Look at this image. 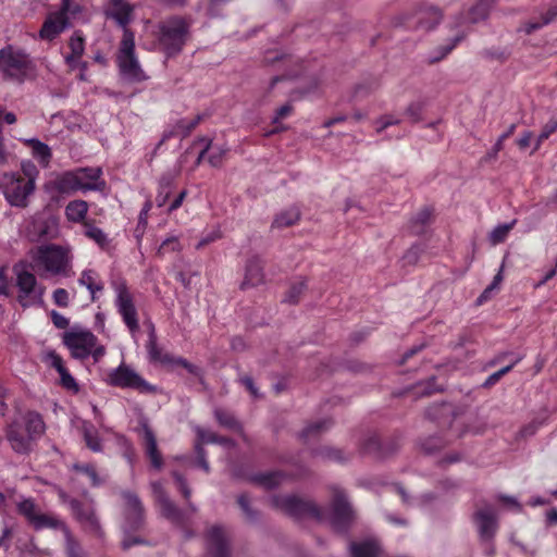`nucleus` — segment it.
<instances>
[{
    "label": "nucleus",
    "mask_w": 557,
    "mask_h": 557,
    "mask_svg": "<svg viewBox=\"0 0 557 557\" xmlns=\"http://www.w3.org/2000/svg\"><path fill=\"white\" fill-rule=\"evenodd\" d=\"M270 503L272 507L290 517L297 519L311 517L319 522H327L336 532L346 531L354 520V510L346 494L337 488L334 491L329 510L295 495H273L270 498Z\"/></svg>",
    "instance_id": "1"
},
{
    "label": "nucleus",
    "mask_w": 557,
    "mask_h": 557,
    "mask_svg": "<svg viewBox=\"0 0 557 557\" xmlns=\"http://www.w3.org/2000/svg\"><path fill=\"white\" fill-rule=\"evenodd\" d=\"M36 264L51 275L71 276L72 256L69 248L50 244L38 247Z\"/></svg>",
    "instance_id": "2"
},
{
    "label": "nucleus",
    "mask_w": 557,
    "mask_h": 557,
    "mask_svg": "<svg viewBox=\"0 0 557 557\" xmlns=\"http://www.w3.org/2000/svg\"><path fill=\"white\" fill-rule=\"evenodd\" d=\"M0 71L4 76L23 83L35 75L36 65L26 52L8 45L0 49Z\"/></svg>",
    "instance_id": "3"
},
{
    "label": "nucleus",
    "mask_w": 557,
    "mask_h": 557,
    "mask_svg": "<svg viewBox=\"0 0 557 557\" xmlns=\"http://www.w3.org/2000/svg\"><path fill=\"white\" fill-rule=\"evenodd\" d=\"M16 510L35 531L61 530L65 539L72 534L67 525L55 515L41 512L32 497H21L16 503Z\"/></svg>",
    "instance_id": "4"
},
{
    "label": "nucleus",
    "mask_w": 557,
    "mask_h": 557,
    "mask_svg": "<svg viewBox=\"0 0 557 557\" xmlns=\"http://www.w3.org/2000/svg\"><path fill=\"white\" fill-rule=\"evenodd\" d=\"M35 188L36 185L32 181H24L20 173L7 172L0 175V189L12 207L26 208Z\"/></svg>",
    "instance_id": "5"
},
{
    "label": "nucleus",
    "mask_w": 557,
    "mask_h": 557,
    "mask_svg": "<svg viewBox=\"0 0 557 557\" xmlns=\"http://www.w3.org/2000/svg\"><path fill=\"white\" fill-rule=\"evenodd\" d=\"M15 285L18 289L17 301L23 308L44 305L46 287L39 285L34 273L25 267L14 265Z\"/></svg>",
    "instance_id": "6"
},
{
    "label": "nucleus",
    "mask_w": 557,
    "mask_h": 557,
    "mask_svg": "<svg viewBox=\"0 0 557 557\" xmlns=\"http://www.w3.org/2000/svg\"><path fill=\"white\" fill-rule=\"evenodd\" d=\"M128 37H131V35H128ZM116 61L120 74L125 81L139 83L147 79L135 54V38L121 40Z\"/></svg>",
    "instance_id": "7"
},
{
    "label": "nucleus",
    "mask_w": 557,
    "mask_h": 557,
    "mask_svg": "<svg viewBox=\"0 0 557 557\" xmlns=\"http://www.w3.org/2000/svg\"><path fill=\"white\" fill-rule=\"evenodd\" d=\"M62 341L71 356L78 360L88 358L91 348L98 344V338L92 332L76 325L63 334Z\"/></svg>",
    "instance_id": "8"
},
{
    "label": "nucleus",
    "mask_w": 557,
    "mask_h": 557,
    "mask_svg": "<svg viewBox=\"0 0 557 557\" xmlns=\"http://www.w3.org/2000/svg\"><path fill=\"white\" fill-rule=\"evenodd\" d=\"M135 5L126 0H108L103 7V15L107 20H112L123 32L122 39L135 38L129 29V24L134 20Z\"/></svg>",
    "instance_id": "9"
},
{
    "label": "nucleus",
    "mask_w": 557,
    "mask_h": 557,
    "mask_svg": "<svg viewBox=\"0 0 557 557\" xmlns=\"http://www.w3.org/2000/svg\"><path fill=\"white\" fill-rule=\"evenodd\" d=\"M125 500L122 532H139L145 527V508L138 495L129 491L122 492Z\"/></svg>",
    "instance_id": "10"
},
{
    "label": "nucleus",
    "mask_w": 557,
    "mask_h": 557,
    "mask_svg": "<svg viewBox=\"0 0 557 557\" xmlns=\"http://www.w3.org/2000/svg\"><path fill=\"white\" fill-rule=\"evenodd\" d=\"M113 287L116 293L115 306L117 311L128 330L134 333L139 329V324L133 297L124 282H114Z\"/></svg>",
    "instance_id": "11"
},
{
    "label": "nucleus",
    "mask_w": 557,
    "mask_h": 557,
    "mask_svg": "<svg viewBox=\"0 0 557 557\" xmlns=\"http://www.w3.org/2000/svg\"><path fill=\"white\" fill-rule=\"evenodd\" d=\"M108 383L112 386L133 388L140 392H148L152 389V386H150L138 373L124 363L110 372Z\"/></svg>",
    "instance_id": "12"
},
{
    "label": "nucleus",
    "mask_w": 557,
    "mask_h": 557,
    "mask_svg": "<svg viewBox=\"0 0 557 557\" xmlns=\"http://www.w3.org/2000/svg\"><path fill=\"white\" fill-rule=\"evenodd\" d=\"M137 431L141 437V445L150 461V467L156 471H160L164 465L163 457L158 449L156 435L146 419L139 421Z\"/></svg>",
    "instance_id": "13"
},
{
    "label": "nucleus",
    "mask_w": 557,
    "mask_h": 557,
    "mask_svg": "<svg viewBox=\"0 0 557 557\" xmlns=\"http://www.w3.org/2000/svg\"><path fill=\"white\" fill-rule=\"evenodd\" d=\"M5 438L11 448L18 455H28L34 450L36 441L24 430L20 421L11 422L5 430Z\"/></svg>",
    "instance_id": "14"
},
{
    "label": "nucleus",
    "mask_w": 557,
    "mask_h": 557,
    "mask_svg": "<svg viewBox=\"0 0 557 557\" xmlns=\"http://www.w3.org/2000/svg\"><path fill=\"white\" fill-rule=\"evenodd\" d=\"M195 431L197 434V443L195 445L197 453L196 466L200 467L206 472H209V463L206 459V451L201 447V444L218 443L225 447H231L234 445V443L230 438L219 437L213 432L202 429L200 426H196Z\"/></svg>",
    "instance_id": "15"
},
{
    "label": "nucleus",
    "mask_w": 557,
    "mask_h": 557,
    "mask_svg": "<svg viewBox=\"0 0 557 557\" xmlns=\"http://www.w3.org/2000/svg\"><path fill=\"white\" fill-rule=\"evenodd\" d=\"M479 536L482 542H491L496 534L498 524L495 510L486 506L474 515Z\"/></svg>",
    "instance_id": "16"
},
{
    "label": "nucleus",
    "mask_w": 557,
    "mask_h": 557,
    "mask_svg": "<svg viewBox=\"0 0 557 557\" xmlns=\"http://www.w3.org/2000/svg\"><path fill=\"white\" fill-rule=\"evenodd\" d=\"M209 557H231L230 541L223 528L214 525L207 533Z\"/></svg>",
    "instance_id": "17"
},
{
    "label": "nucleus",
    "mask_w": 557,
    "mask_h": 557,
    "mask_svg": "<svg viewBox=\"0 0 557 557\" xmlns=\"http://www.w3.org/2000/svg\"><path fill=\"white\" fill-rule=\"evenodd\" d=\"M153 503L160 513L170 519H174V505L172 503L170 492L165 487V482L156 480L150 482Z\"/></svg>",
    "instance_id": "18"
},
{
    "label": "nucleus",
    "mask_w": 557,
    "mask_h": 557,
    "mask_svg": "<svg viewBox=\"0 0 557 557\" xmlns=\"http://www.w3.org/2000/svg\"><path fill=\"white\" fill-rule=\"evenodd\" d=\"M66 10L67 9L64 8L59 12L48 15L39 32L40 38L52 40L69 26Z\"/></svg>",
    "instance_id": "19"
},
{
    "label": "nucleus",
    "mask_w": 557,
    "mask_h": 557,
    "mask_svg": "<svg viewBox=\"0 0 557 557\" xmlns=\"http://www.w3.org/2000/svg\"><path fill=\"white\" fill-rule=\"evenodd\" d=\"M69 506L73 516L82 524L95 533L100 532V523L92 508L84 506V504L78 499H70Z\"/></svg>",
    "instance_id": "20"
},
{
    "label": "nucleus",
    "mask_w": 557,
    "mask_h": 557,
    "mask_svg": "<svg viewBox=\"0 0 557 557\" xmlns=\"http://www.w3.org/2000/svg\"><path fill=\"white\" fill-rule=\"evenodd\" d=\"M154 35L159 44L166 50L168 57H171L174 51V20L168 18L160 22L157 25Z\"/></svg>",
    "instance_id": "21"
},
{
    "label": "nucleus",
    "mask_w": 557,
    "mask_h": 557,
    "mask_svg": "<svg viewBox=\"0 0 557 557\" xmlns=\"http://www.w3.org/2000/svg\"><path fill=\"white\" fill-rule=\"evenodd\" d=\"M351 557H381V547L374 540L351 542L349 545Z\"/></svg>",
    "instance_id": "22"
},
{
    "label": "nucleus",
    "mask_w": 557,
    "mask_h": 557,
    "mask_svg": "<svg viewBox=\"0 0 557 557\" xmlns=\"http://www.w3.org/2000/svg\"><path fill=\"white\" fill-rule=\"evenodd\" d=\"M174 193L173 176L171 174L161 177L159 183V191L156 197L158 207L168 205V210H174V199H171Z\"/></svg>",
    "instance_id": "23"
},
{
    "label": "nucleus",
    "mask_w": 557,
    "mask_h": 557,
    "mask_svg": "<svg viewBox=\"0 0 557 557\" xmlns=\"http://www.w3.org/2000/svg\"><path fill=\"white\" fill-rule=\"evenodd\" d=\"M263 282V267L259 258L248 260L245 271V278L242 286H257Z\"/></svg>",
    "instance_id": "24"
},
{
    "label": "nucleus",
    "mask_w": 557,
    "mask_h": 557,
    "mask_svg": "<svg viewBox=\"0 0 557 557\" xmlns=\"http://www.w3.org/2000/svg\"><path fill=\"white\" fill-rule=\"evenodd\" d=\"M146 348L151 362L161 364H169L172 362V358L168 354H163L162 348L158 346L153 325L150 326Z\"/></svg>",
    "instance_id": "25"
},
{
    "label": "nucleus",
    "mask_w": 557,
    "mask_h": 557,
    "mask_svg": "<svg viewBox=\"0 0 557 557\" xmlns=\"http://www.w3.org/2000/svg\"><path fill=\"white\" fill-rule=\"evenodd\" d=\"M418 28L430 30L434 28L442 18L440 10L435 7H428L417 12Z\"/></svg>",
    "instance_id": "26"
},
{
    "label": "nucleus",
    "mask_w": 557,
    "mask_h": 557,
    "mask_svg": "<svg viewBox=\"0 0 557 557\" xmlns=\"http://www.w3.org/2000/svg\"><path fill=\"white\" fill-rule=\"evenodd\" d=\"M24 144L32 149V154L42 168H47L52 153L50 147L37 138L24 139Z\"/></svg>",
    "instance_id": "27"
},
{
    "label": "nucleus",
    "mask_w": 557,
    "mask_h": 557,
    "mask_svg": "<svg viewBox=\"0 0 557 557\" xmlns=\"http://www.w3.org/2000/svg\"><path fill=\"white\" fill-rule=\"evenodd\" d=\"M23 426L26 433L35 441H37L45 433L46 429L42 417L35 411H28L24 416Z\"/></svg>",
    "instance_id": "28"
},
{
    "label": "nucleus",
    "mask_w": 557,
    "mask_h": 557,
    "mask_svg": "<svg viewBox=\"0 0 557 557\" xmlns=\"http://www.w3.org/2000/svg\"><path fill=\"white\" fill-rule=\"evenodd\" d=\"M88 211V203L85 200L70 201L65 207V216L74 223L84 222Z\"/></svg>",
    "instance_id": "29"
},
{
    "label": "nucleus",
    "mask_w": 557,
    "mask_h": 557,
    "mask_svg": "<svg viewBox=\"0 0 557 557\" xmlns=\"http://www.w3.org/2000/svg\"><path fill=\"white\" fill-rule=\"evenodd\" d=\"M83 435L85 443L90 450L95 453H99L102 450V442L94 424H91L90 422H84Z\"/></svg>",
    "instance_id": "30"
},
{
    "label": "nucleus",
    "mask_w": 557,
    "mask_h": 557,
    "mask_svg": "<svg viewBox=\"0 0 557 557\" xmlns=\"http://www.w3.org/2000/svg\"><path fill=\"white\" fill-rule=\"evenodd\" d=\"M284 479V475L282 472H267L253 475L251 480L263 486L264 488L271 490L276 487Z\"/></svg>",
    "instance_id": "31"
},
{
    "label": "nucleus",
    "mask_w": 557,
    "mask_h": 557,
    "mask_svg": "<svg viewBox=\"0 0 557 557\" xmlns=\"http://www.w3.org/2000/svg\"><path fill=\"white\" fill-rule=\"evenodd\" d=\"M300 213L296 207H292L278 213L274 221L273 226L275 227H287L295 224L299 220Z\"/></svg>",
    "instance_id": "32"
},
{
    "label": "nucleus",
    "mask_w": 557,
    "mask_h": 557,
    "mask_svg": "<svg viewBox=\"0 0 557 557\" xmlns=\"http://www.w3.org/2000/svg\"><path fill=\"white\" fill-rule=\"evenodd\" d=\"M494 3V0H479L469 12V21L478 23L488 15V12Z\"/></svg>",
    "instance_id": "33"
},
{
    "label": "nucleus",
    "mask_w": 557,
    "mask_h": 557,
    "mask_svg": "<svg viewBox=\"0 0 557 557\" xmlns=\"http://www.w3.org/2000/svg\"><path fill=\"white\" fill-rule=\"evenodd\" d=\"M557 16V8L553 7L547 10L545 14L542 15L541 21H530L523 25L520 30H523L525 34H532L533 32L540 29L544 25L549 24Z\"/></svg>",
    "instance_id": "34"
},
{
    "label": "nucleus",
    "mask_w": 557,
    "mask_h": 557,
    "mask_svg": "<svg viewBox=\"0 0 557 557\" xmlns=\"http://www.w3.org/2000/svg\"><path fill=\"white\" fill-rule=\"evenodd\" d=\"M97 273L94 270H84L78 280L79 285L85 286L91 294V300H95V294L101 292L103 286L96 282Z\"/></svg>",
    "instance_id": "35"
},
{
    "label": "nucleus",
    "mask_w": 557,
    "mask_h": 557,
    "mask_svg": "<svg viewBox=\"0 0 557 557\" xmlns=\"http://www.w3.org/2000/svg\"><path fill=\"white\" fill-rule=\"evenodd\" d=\"M84 227L85 236L94 240L99 247L106 248L109 245L108 235L101 228L92 225L89 222H85Z\"/></svg>",
    "instance_id": "36"
},
{
    "label": "nucleus",
    "mask_w": 557,
    "mask_h": 557,
    "mask_svg": "<svg viewBox=\"0 0 557 557\" xmlns=\"http://www.w3.org/2000/svg\"><path fill=\"white\" fill-rule=\"evenodd\" d=\"M214 417L220 425L228 430H239L240 425L234 414L223 409H215Z\"/></svg>",
    "instance_id": "37"
},
{
    "label": "nucleus",
    "mask_w": 557,
    "mask_h": 557,
    "mask_svg": "<svg viewBox=\"0 0 557 557\" xmlns=\"http://www.w3.org/2000/svg\"><path fill=\"white\" fill-rule=\"evenodd\" d=\"M331 424H332V421L330 419L319 420L314 423L307 425L302 430L300 436L304 440H309L311 436L317 435V434L321 433L322 431L327 430L331 426Z\"/></svg>",
    "instance_id": "38"
},
{
    "label": "nucleus",
    "mask_w": 557,
    "mask_h": 557,
    "mask_svg": "<svg viewBox=\"0 0 557 557\" xmlns=\"http://www.w3.org/2000/svg\"><path fill=\"white\" fill-rule=\"evenodd\" d=\"M516 224V220L509 222V223H505V224H499L497 225L496 227H494V230L491 232L490 234V240L496 245V244H499V243H503L506 237L508 236L509 232L511 231V228L515 226Z\"/></svg>",
    "instance_id": "39"
},
{
    "label": "nucleus",
    "mask_w": 557,
    "mask_h": 557,
    "mask_svg": "<svg viewBox=\"0 0 557 557\" xmlns=\"http://www.w3.org/2000/svg\"><path fill=\"white\" fill-rule=\"evenodd\" d=\"M207 152H209V156H208L209 163L212 166H219L221 164L222 156L225 153V150H223L222 148H219V147L208 146L206 149L200 151V153L197 158V163H199L202 160V158L205 157V154Z\"/></svg>",
    "instance_id": "40"
},
{
    "label": "nucleus",
    "mask_w": 557,
    "mask_h": 557,
    "mask_svg": "<svg viewBox=\"0 0 557 557\" xmlns=\"http://www.w3.org/2000/svg\"><path fill=\"white\" fill-rule=\"evenodd\" d=\"M432 211L430 208L421 209L412 219V232L419 234L423 231V226L430 222Z\"/></svg>",
    "instance_id": "41"
},
{
    "label": "nucleus",
    "mask_w": 557,
    "mask_h": 557,
    "mask_svg": "<svg viewBox=\"0 0 557 557\" xmlns=\"http://www.w3.org/2000/svg\"><path fill=\"white\" fill-rule=\"evenodd\" d=\"M175 363L176 367H182L186 374H189L191 376L193 384L202 383V374L197 366H194L182 358H176Z\"/></svg>",
    "instance_id": "42"
},
{
    "label": "nucleus",
    "mask_w": 557,
    "mask_h": 557,
    "mask_svg": "<svg viewBox=\"0 0 557 557\" xmlns=\"http://www.w3.org/2000/svg\"><path fill=\"white\" fill-rule=\"evenodd\" d=\"M123 539L121 541V547L123 550H128L136 545H149V542L143 536L136 534V532H122Z\"/></svg>",
    "instance_id": "43"
},
{
    "label": "nucleus",
    "mask_w": 557,
    "mask_h": 557,
    "mask_svg": "<svg viewBox=\"0 0 557 557\" xmlns=\"http://www.w3.org/2000/svg\"><path fill=\"white\" fill-rule=\"evenodd\" d=\"M52 223L46 220H36L33 223L34 236L37 239L48 238L52 236Z\"/></svg>",
    "instance_id": "44"
},
{
    "label": "nucleus",
    "mask_w": 557,
    "mask_h": 557,
    "mask_svg": "<svg viewBox=\"0 0 557 557\" xmlns=\"http://www.w3.org/2000/svg\"><path fill=\"white\" fill-rule=\"evenodd\" d=\"M444 446H446V441H444V438L438 435L430 436L425 438L421 444L422 449L426 454H434Z\"/></svg>",
    "instance_id": "45"
},
{
    "label": "nucleus",
    "mask_w": 557,
    "mask_h": 557,
    "mask_svg": "<svg viewBox=\"0 0 557 557\" xmlns=\"http://www.w3.org/2000/svg\"><path fill=\"white\" fill-rule=\"evenodd\" d=\"M237 503L248 521L253 522L258 519V512L251 508L250 498L247 494H240L237 497Z\"/></svg>",
    "instance_id": "46"
},
{
    "label": "nucleus",
    "mask_w": 557,
    "mask_h": 557,
    "mask_svg": "<svg viewBox=\"0 0 557 557\" xmlns=\"http://www.w3.org/2000/svg\"><path fill=\"white\" fill-rule=\"evenodd\" d=\"M74 470L84 473L88 476L92 486H99L102 484V480L99 478L96 468L92 465H74Z\"/></svg>",
    "instance_id": "47"
},
{
    "label": "nucleus",
    "mask_w": 557,
    "mask_h": 557,
    "mask_svg": "<svg viewBox=\"0 0 557 557\" xmlns=\"http://www.w3.org/2000/svg\"><path fill=\"white\" fill-rule=\"evenodd\" d=\"M305 288H306V282L304 280L297 281L289 287L288 292L285 295L284 301L288 302V304L298 302L299 297L302 294Z\"/></svg>",
    "instance_id": "48"
},
{
    "label": "nucleus",
    "mask_w": 557,
    "mask_h": 557,
    "mask_svg": "<svg viewBox=\"0 0 557 557\" xmlns=\"http://www.w3.org/2000/svg\"><path fill=\"white\" fill-rule=\"evenodd\" d=\"M22 169V177L24 181H32L35 184L36 178L38 177L39 171L37 166L32 161H23L21 163Z\"/></svg>",
    "instance_id": "49"
},
{
    "label": "nucleus",
    "mask_w": 557,
    "mask_h": 557,
    "mask_svg": "<svg viewBox=\"0 0 557 557\" xmlns=\"http://www.w3.org/2000/svg\"><path fill=\"white\" fill-rule=\"evenodd\" d=\"M200 121V116L197 115L190 120H181L178 123H176V136L177 135H183V136H186L188 135L191 129H194L196 127V125L199 123Z\"/></svg>",
    "instance_id": "50"
},
{
    "label": "nucleus",
    "mask_w": 557,
    "mask_h": 557,
    "mask_svg": "<svg viewBox=\"0 0 557 557\" xmlns=\"http://www.w3.org/2000/svg\"><path fill=\"white\" fill-rule=\"evenodd\" d=\"M58 373L60 375V383L64 388L73 392H78V384L75 381V379L70 374L66 368L62 369Z\"/></svg>",
    "instance_id": "51"
},
{
    "label": "nucleus",
    "mask_w": 557,
    "mask_h": 557,
    "mask_svg": "<svg viewBox=\"0 0 557 557\" xmlns=\"http://www.w3.org/2000/svg\"><path fill=\"white\" fill-rule=\"evenodd\" d=\"M44 360L53 369L57 370V372H60L62 369L65 368L62 357L57 354L54 350H50L46 352Z\"/></svg>",
    "instance_id": "52"
},
{
    "label": "nucleus",
    "mask_w": 557,
    "mask_h": 557,
    "mask_svg": "<svg viewBox=\"0 0 557 557\" xmlns=\"http://www.w3.org/2000/svg\"><path fill=\"white\" fill-rule=\"evenodd\" d=\"M556 131H557V120L556 121H549L547 124H545L544 127L542 128L539 137H537V143H536V146H535L534 150L539 149L540 145L544 140H546Z\"/></svg>",
    "instance_id": "53"
},
{
    "label": "nucleus",
    "mask_w": 557,
    "mask_h": 557,
    "mask_svg": "<svg viewBox=\"0 0 557 557\" xmlns=\"http://www.w3.org/2000/svg\"><path fill=\"white\" fill-rule=\"evenodd\" d=\"M189 25L184 20L176 18V51L188 35Z\"/></svg>",
    "instance_id": "54"
},
{
    "label": "nucleus",
    "mask_w": 557,
    "mask_h": 557,
    "mask_svg": "<svg viewBox=\"0 0 557 557\" xmlns=\"http://www.w3.org/2000/svg\"><path fill=\"white\" fill-rule=\"evenodd\" d=\"M422 110L423 106L421 102H412L406 109L405 114L411 122L416 123L421 120Z\"/></svg>",
    "instance_id": "55"
},
{
    "label": "nucleus",
    "mask_w": 557,
    "mask_h": 557,
    "mask_svg": "<svg viewBox=\"0 0 557 557\" xmlns=\"http://www.w3.org/2000/svg\"><path fill=\"white\" fill-rule=\"evenodd\" d=\"M69 46H70L72 54L82 57V54L84 53V49H85L84 38L82 36H79L77 33H75L71 37Z\"/></svg>",
    "instance_id": "56"
},
{
    "label": "nucleus",
    "mask_w": 557,
    "mask_h": 557,
    "mask_svg": "<svg viewBox=\"0 0 557 557\" xmlns=\"http://www.w3.org/2000/svg\"><path fill=\"white\" fill-rule=\"evenodd\" d=\"M65 547L67 557H83L81 546L72 534L70 537L65 539Z\"/></svg>",
    "instance_id": "57"
},
{
    "label": "nucleus",
    "mask_w": 557,
    "mask_h": 557,
    "mask_svg": "<svg viewBox=\"0 0 557 557\" xmlns=\"http://www.w3.org/2000/svg\"><path fill=\"white\" fill-rule=\"evenodd\" d=\"M53 301L57 306L66 308L70 304V296L66 289L57 288L52 294Z\"/></svg>",
    "instance_id": "58"
},
{
    "label": "nucleus",
    "mask_w": 557,
    "mask_h": 557,
    "mask_svg": "<svg viewBox=\"0 0 557 557\" xmlns=\"http://www.w3.org/2000/svg\"><path fill=\"white\" fill-rule=\"evenodd\" d=\"M221 237V232L218 227L212 228L211 231L207 232L201 239L196 244V248L199 249Z\"/></svg>",
    "instance_id": "59"
},
{
    "label": "nucleus",
    "mask_w": 557,
    "mask_h": 557,
    "mask_svg": "<svg viewBox=\"0 0 557 557\" xmlns=\"http://www.w3.org/2000/svg\"><path fill=\"white\" fill-rule=\"evenodd\" d=\"M399 119L393 116V115H385L382 116L379 121H376V132L381 133L386 127L398 124Z\"/></svg>",
    "instance_id": "60"
},
{
    "label": "nucleus",
    "mask_w": 557,
    "mask_h": 557,
    "mask_svg": "<svg viewBox=\"0 0 557 557\" xmlns=\"http://www.w3.org/2000/svg\"><path fill=\"white\" fill-rule=\"evenodd\" d=\"M50 317H51L53 325L57 329L63 330V329H66L69 326V324H70L69 319L65 318L64 315H62L61 313H59L55 310L51 311Z\"/></svg>",
    "instance_id": "61"
},
{
    "label": "nucleus",
    "mask_w": 557,
    "mask_h": 557,
    "mask_svg": "<svg viewBox=\"0 0 557 557\" xmlns=\"http://www.w3.org/2000/svg\"><path fill=\"white\" fill-rule=\"evenodd\" d=\"M150 208H151V202L146 201L140 213H139V216H138V224L136 227V232H139V231L143 232L145 230L146 224H147V215H148Z\"/></svg>",
    "instance_id": "62"
},
{
    "label": "nucleus",
    "mask_w": 557,
    "mask_h": 557,
    "mask_svg": "<svg viewBox=\"0 0 557 557\" xmlns=\"http://www.w3.org/2000/svg\"><path fill=\"white\" fill-rule=\"evenodd\" d=\"M292 111H293V107L289 103L282 106L275 112V115L273 117V123L276 124L281 120L287 117L292 113Z\"/></svg>",
    "instance_id": "63"
},
{
    "label": "nucleus",
    "mask_w": 557,
    "mask_h": 557,
    "mask_svg": "<svg viewBox=\"0 0 557 557\" xmlns=\"http://www.w3.org/2000/svg\"><path fill=\"white\" fill-rule=\"evenodd\" d=\"M462 38H463V35H458L455 38H453L451 40H449V42L442 48L443 52H442L441 57L437 58L436 60H440V59L446 57L457 46V44L460 40H462Z\"/></svg>",
    "instance_id": "64"
}]
</instances>
